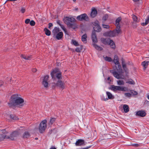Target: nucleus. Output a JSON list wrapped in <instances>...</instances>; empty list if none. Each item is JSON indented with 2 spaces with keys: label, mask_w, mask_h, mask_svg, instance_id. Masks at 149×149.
Instances as JSON below:
<instances>
[{
  "label": "nucleus",
  "mask_w": 149,
  "mask_h": 149,
  "mask_svg": "<svg viewBox=\"0 0 149 149\" xmlns=\"http://www.w3.org/2000/svg\"><path fill=\"white\" fill-rule=\"evenodd\" d=\"M81 49L79 48H77L75 49V51L77 52H81Z\"/></svg>",
  "instance_id": "obj_46"
},
{
  "label": "nucleus",
  "mask_w": 149,
  "mask_h": 149,
  "mask_svg": "<svg viewBox=\"0 0 149 149\" xmlns=\"http://www.w3.org/2000/svg\"><path fill=\"white\" fill-rule=\"evenodd\" d=\"M113 62L114 63L116 69L118 72L113 70H111L110 72L113 76L117 79H123V72L121 69V66L119 62L118 58L116 55L114 56Z\"/></svg>",
  "instance_id": "obj_1"
},
{
  "label": "nucleus",
  "mask_w": 149,
  "mask_h": 149,
  "mask_svg": "<svg viewBox=\"0 0 149 149\" xmlns=\"http://www.w3.org/2000/svg\"><path fill=\"white\" fill-rule=\"evenodd\" d=\"M75 10H77V9H75Z\"/></svg>",
  "instance_id": "obj_56"
},
{
  "label": "nucleus",
  "mask_w": 149,
  "mask_h": 149,
  "mask_svg": "<svg viewBox=\"0 0 149 149\" xmlns=\"http://www.w3.org/2000/svg\"><path fill=\"white\" fill-rule=\"evenodd\" d=\"M30 136L29 133L28 132H25L23 135V137L24 138H28Z\"/></svg>",
  "instance_id": "obj_34"
},
{
  "label": "nucleus",
  "mask_w": 149,
  "mask_h": 149,
  "mask_svg": "<svg viewBox=\"0 0 149 149\" xmlns=\"http://www.w3.org/2000/svg\"><path fill=\"white\" fill-rule=\"evenodd\" d=\"M57 23L59 24V25L61 26V28L66 33L67 31L65 28L59 22H57Z\"/></svg>",
  "instance_id": "obj_35"
},
{
  "label": "nucleus",
  "mask_w": 149,
  "mask_h": 149,
  "mask_svg": "<svg viewBox=\"0 0 149 149\" xmlns=\"http://www.w3.org/2000/svg\"><path fill=\"white\" fill-rule=\"evenodd\" d=\"M76 19L73 17H66L64 19L65 23L69 26L72 28H74L75 26V24L72 23L74 22Z\"/></svg>",
  "instance_id": "obj_4"
},
{
  "label": "nucleus",
  "mask_w": 149,
  "mask_h": 149,
  "mask_svg": "<svg viewBox=\"0 0 149 149\" xmlns=\"http://www.w3.org/2000/svg\"><path fill=\"white\" fill-rule=\"evenodd\" d=\"M102 27L104 28L109 29V26L107 25H105L102 24Z\"/></svg>",
  "instance_id": "obj_45"
},
{
  "label": "nucleus",
  "mask_w": 149,
  "mask_h": 149,
  "mask_svg": "<svg viewBox=\"0 0 149 149\" xmlns=\"http://www.w3.org/2000/svg\"><path fill=\"white\" fill-rule=\"evenodd\" d=\"M132 19L135 22H138L139 21V19H138L137 18V17L135 15H133Z\"/></svg>",
  "instance_id": "obj_32"
},
{
  "label": "nucleus",
  "mask_w": 149,
  "mask_h": 149,
  "mask_svg": "<svg viewBox=\"0 0 149 149\" xmlns=\"http://www.w3.org/2000/svg\"><path fill=\"white\" fill-rule=\"evenodd\" d=\"M52 24L51 23H49V28L50 29L51 27L52 26Z\"/></svg>",
  "instance_id": "obj_49"
},
{
  "label": "nucleus",
  "mask_w": 149,
  "mask_h": 149,
  "mask_svg": "<svg viewBox=\"0 0 149 149\" xmlns=\"http://www.w3.org/2000/svg\"><path fill=\"white\" fill-rule=\"evenodd\" d=\"M84 141L82 139H79L76 141L75 145L77 146H82L84 145Z\"/></svg>",
  "instance_id": "obj_16"
},
{
  "label": "nucleus",
  "mask_w": 149,
  "mask_h": 149,
  "mask_svg": "<svg viewBox=\"0 0 149 149\" xmlns=\"http://www.w3.org/2000/svg\"><path fill=\"white\" fill-rule=\"evenodd\" d=\"M122 65L123 69L127 73L128 72V70L126 67V64L125 63L123 59L122 60Z\"/></svg>",
  "instance_id": "obj_18"
},
{
  "label": "nucleus",
  "mask_w": 149,
  "mask_h": 149,
  "mask_svg": "<svg viewBox=\"0 0 149 149\" xmlns=\"http://www.w3.org/2000/svg\"><path fill=\"white\" fill-rule=\"evenodd\" d=\"M30 24L31 26H33L35 25V22L33 20H31L30 22Z\"/></svg>",
  "instance_id": "obj_43"
},
{
  "label": "nucleus",
  "mask_w": 149,
  "mask_h": 149,
  "mask_svg": "<svg viewBox=\"0 0 149 149\" xmlns=\"http://www.w3.org/2000/svg\"><path fill=\"white\" fill-rule=\"evenodd\" d=\"M54 37H55L58 40L61 39L63 37V33L62 31H60L59 29L57 27H55L53 31Z\"/></svg>",
  "instance_id": "obj_8"
},
{
  "label": "nucleus",
  "mask_w": 149,
  "mask_h": 149,
  "mask_svg": "<svg viewBox=\"0 0 149 149\" xmlns=\"http://www.w3.org/2000/svg\"><path fill=\"white\" fill-rule=\"evenodd\" d=\"M51 75L52 78L54 80L56 78L59 79L61 78V73L59 71L58 69H55L51 72Z\"/></svg>",
  "instance_id": "obj_7"
},
{
  "label": "nucleus",
  "mask_w": 149,
  "mask_h": 149,
  "mask_svg": "<svg viewBox=\"0 0 149 149\" xmlns=\"http://www.w3.org/2000/svg\"><path fill=\"white\" fill-rule=\"evenodd\" d=\"M30 22V19H26L25 21V23L26 24H28Z\"/></svg>",
  "instance_id": "obj_47"
},
{
  "label": "nucleus",
  "mask_w": 149,
  "mask_h": 149,
  "mask_svg": "<svg viewBox=\"0 0 149 149\" xmlns=\"http://www.w3.org/2000/svg\"><path fill=\"white\" fill-rule=\"evenodd\" d=\"M25 10L24 8H21V12L22 13H24L25 12Z\"/></svg>",
  "instance_id": "obj_48"
},
{
  "label": "nucleus",
  "mask_w": 149,
  "mask_h": 149,
  "mask_svg": "<svg viewBox=\"0 0 149 149\" xmlns=\"http://www.w3.org/2000/svg\"><path fill=\"white\" fill-rule=\"evenodd\" d=\"M108 15L107 14H106L102 18V20L104 21H105L108 19Z\"/></svg>",
  "instance_id": "obj_42"
},
{
  "label": "nucleus",
  "mask_w": 149,
  "mask_h": 149,
  "mask_svg": "<svg viewBox=\"0 0 149 149\" xmlns=\"http://www.w3.org/2000/svg\"><path fill=\"white\" fill-rule=\"evenodd\" d=\"M101 99L102 100L106 101L108 100V99L107 98L106 96L104 95H102L101 96Z\"/></svg>",
  "instance_id": "obj_37"
},
{
  "label": "nucleus",
  "mask_w": 149,
  "mask_h": 149,
  "mask_svg": "<svg viewBox=\"0 0 149 149\" xmlns=\"http://www.w3.org/2000/svg\"><path fill=\"white\" fill-rule=\"evenodd\" d=\"M110 39H105L103 38L101 39V42L104 44H108Z\"/></svg>",
  "instance_id": "obj_19"
},
{
  "label": "nucleus",
  "mask_w": 149,
  "mask_h": 149,
  "mask_svg": "<svg viewBox=\"0 0 149 149\" xmlns=\"http://www.w3.org/2000/svg\"><path fill=\"white\" fill-rule=\"evenodd\" d=\"M7 133V132H6L5 130L1 131L0 132V141L2 140L5 138L10 139L12 140H13L16 137H17L19 134V133L17 131H14L10 134V136H7L6 135Z\"/></svg>",
  "instance_id": "obj_3"
},
{
  "label": "nucleus",
  "mask_w": 149,
  "mask_h": 149,
  "mask_svg": "<svg viewBox=\"0 0 149 149\" xmlns=\"http://www.w3.org/2000/svg\"><path fill=\"white\" fill-rule=\"evenodd\" d=\"M55 120V118H52L50 120L49 125H52Z\"/></svg>",
  "instance_id": "obj_39"
},
{
  "label": "nucleus",
  "mask_w": 149,
  "mask_h": 149,
  "mask_svg": "<svg viewBox=\"0 0 149 149\" xmlns=\"http://www.w3.org/2000/svg\"><path fill=\"white\" fill-rule=\"evenodd\" d=\"M123 109L125 113H127L129 111L128 106L127 104H124L123 105Z\"/></svg>",
  "instance_id": "obj_20"
},
{
  "label": "nucleus",
  "mask_w": 149,
  "mask_h": 149,
  "mask_svg": "<svg viewBox=\"0 0 149 149\" xmlns=\"http://www.w3.org/2000/svg\"><path fill=\"white\" fill-rule=\"evenodd\" d=\"M6 118H7V116H6Z\"/></svg>",
  "instance_id": "obj_57"
},
{
  "label": "nucleus",
  "mask_w": 149,
  "mask_h": 149,
  "mask_svg": "<svg viewBox=\"0 0 149 149\" xmlns=\"http://www.w3.org/2000/svg\"><path fill=\"white\" fill-rule=\"evenodd\" d=\"M3 84V82L1 81H0V86H1Z\"/></svg>",
  "instance_id": "obj_51"
},
{
  "label": "nucleus",
  "mask_w": 149,
  "mask_h": 149,
  "mask_svg": "<svg viewBox=\"0 0 149 149\" xmlns=\"http://www.w3.org/2000/svg\"><path fill=\"white\" fill-rule=\"evenodd\" d=\"M99 22L97 20L92 23V24L94 26L93 27L94 31L99 32L101 31V28L99 24Z\"/></svg>",
  "instance_id": "obj_12"
},
{
  "label": "nucleus",
  "mask_w": 149,
  "mask_h": 149,
  "mask_svg": "<svg viewBox=\"0 0 149 149\" xmlns=\"http://www.w3.org/2000/svg\"><path fill=\"white\" fill-rule=\"evenodd\" d=\"M130 92H131V94H132H132L133 95H136L138 94L137 92L136 91H134L131 90L130 91Z\"/></svg>",
  "instance_id": "obj_40"
},
{
  "label": "nucleus",
  "mask_w": 149,
  "mask_h": 149,
  "mask_svg": "<svg viewBox=\"0 0 149 149\" xmlns=\"http://www.w3.org/2000/svg\"><path fill=\"white\" fill-rule=\"evenodd\" d=\"M50 149H56V148L55 147H52Z\"/></svg>",
  "instance_id": "obj_52"
},
{
  "label": "nucleus",
  "mask_w": 149,
  "mask_h": 149,
  "mask_svg": "<svg viewBox=\"0 0 149 149\" xmlns=\"http://www.w3.org/2000/svg\"><path fill=\"white\" fill-rule=\"evenodd\" d=\"M77 19L79 21H88L89 20V18L87 15L85 13L81 14L78 16L77 17Z\"/></svg>",
  "instance_id": "obj_11"
},
{
  "label": "nucleus",
  "mask_w": 149,
  "mask_h": 149,
  "mask_svg": "<svg viewBox=\"0 0 149 149\" xmlns=\"http://www.w3.org/2000/svg\"><path fill=\"white\" fill-rule=\"evenodd\" d=\"M149 21V16L147 17V19H145V22L142 23L141 25L143 26L146 25L148 23Z\"/></svg>",
  "instance_id": "obj_28"
},
{
  "label": "nucleus",
  "mask_w": 149,
  "mask_h": 149,
  "mask_svg": "<svg viewBox=\"0 0 149 149\" xmlns=\"http://www.w3.org/2000/svg\"><path fill=\"white\" fill-rule=\"evenodd\" d=\"M44 31H45V33L46 35L49 36L50 35V31L47 28H45L44 29Z\"/></svg>",
  "instance_id": "obj_33"
},
{
  "label": "nucleus",
  "mask_w": 149,
  "mask_h": 149,
  "mask_svg": "<svg viewBox=\"0 0 149 149\" xmlns=\"http://www.w3.org/2000/svg\"><path fill=\"white\" fill-rule=\"evenodd\" d=\"M87 35L86 34H84L81 37V40L84 43H86L87 42Z\"/></svg>",
  "instance_id": "obj_23"
},
{
  "label": "nucleus",
  "mask_w": 149,
  "mask_h": 149,
  "mask_svg": "<svg viewBox=\"0 0 149 149\" xmlns=\"http://www.w3.org/2000/svg\"><path fill=\"white\" fill-rule=\"evenodd\" d=\"M124 95L127 97H131L132 94L130 93H125Z\"/></svg>",
  "instance_id": "obj_41"
},
{
  "label": "nucleus",
  "mask_w": 149,
  "mask_h": 149,
  "mask_svg": "<svg viewBox=\"0 0 149 149\" xmlns=\"http://www.w3.org/2000/svg\"><path fill=\"white\" fill-rule=\"evenodd\" d=\"M104 35L106 36L113 37L116 36V33L114 31H110L105 32L104 33Z\"/></svg>",
  "instance_id": "obj_13"
},
{
  "label": "nucleus",
  "mask_w": 149,
  "mask_h": 149,
  "mask_svg": "<svg viewBox=\"0 0 149 149\" xmlns=\"http://www.w3.org/2000/svg\"><path fill=\"white\" fill-rule=\"evenodd\" d=\"M21 57L23 58L26 60H30L31 59V56H26L22 54L21 55Z\"/></svg>",
  "instance_id": "obj_25"
},
{
  "label": "nucleus",
  "mask_w": 149,
  "mask_h": 149,
  "mask_svg": "<svg viewBox=\"0 0 149 149\" xmlns=\"http://www.w3.org/2000/svg\"><path fill=\"white\" fill-rule=\"evenodd\" d=\"M91 38L93 42V47L95 48V49L98 50H102V47L98 46L96 44V43L97 42V40L95 32L94 31H93L92 32L91 35Z\"/></svg>",
  "instance_id": "obj_6"
},
{
  "label": "nucleus",
  "mask_w": 149,
  "mask_h": 149,
  "mask_svg": "<svg viewBox=\"0 0 149 149\" xmlns=\"http://www.w3.org/2000/svg\"><path fill=\"white\" fill-rule=\"evenodd\" d=\"M38 139V138H35V139Z\"/></svg>",
  "instance_id": "obj_55"
},
{
  "label": "nucleus",
  "mask_w": 149,
  "mask_h": 149,
  "mask_svg": "<svg viewBox=\"0 0 149 149\" xmlns=\"http://www.w3.org/2000/svg\"><path fill=\"white\" fill-rule=\"evenodd\" d=\"M47 121L44 120L41 121L40 123L38 129L39 132L42 133L44 132L47 127Z\"/></svg>",
  "instance_id": "obj_9"
},
{
  "label": "nucleus",
  "mask_w": 149,
  "mask_h": 149,
  "mask_svg": "<svg viewBox=\"0 0 149 149\" xmlns=\"http://www.w3.org/2000/svg\"><path fill=\"white\" fill-rule=\"evenodd\" d=\"M112 81V80L110 79V77H109L107 79V82L109 84H111V82Z\"/></svg>",
  "instance_id": "obj_44"
},
{
  "label": "nucleus",
  "mask_w": 149,
  "mask_h": 149,
  "mask_svg": "<svg viewBox=\"0 0 149 149\" xmlns=\"http://www.w3.org/2000/svg\"><path fill=\"white\" fill-rule=\"evenodd\" d=\"M108 44L112 48H115V45L114 42L112 40H110Z\"/></svg>",
  "instance_id": "obj_21"
},
{
  "label": "nucleus",
  "mask_w": 149,
  "mask_h": 149,
  "mask_svg": "<svg viewBox=\"0 0 149 149\" xmlns=\"http://www.w3.org/2000/svg\"><path fill=\"white\" fill-rule=\"evenodd\" d=\"M24 102V100L21 97V95L15 94L11 96L8 104L10 107L17 105L20 107L23 105Z\"/></svg>",
  "instance_id": "obj_2"
},
{
  "label": "nucleus",
  "mask_w": 149,
  "mask_h": 149,
  "mask_svg": "<svg viewBox=\"0 0 149 149\" xmlns=\"http://www.w3.org/2000/svg\"><path fill=\"white\" fill-rule=\"evenodd\" d=\"M72 43L75 46H77L79 45L78 43L76 40H72Z\"/></svg>",
  "instance_id": "obj_38"
},
{
  "label": "nucleus",
  "mask_w": 149,
  "mask_h": 149,
  "mask_svg": "<svg viewBox=\"0 0 149 149\" xmlns=\"http://www.w3.org/2000/svg\"><path fill=\"white\" fill-rule=\"evenodd\" d=\"M147 98L149 100V95L147 96Z\"/></svg>",
  "instance_id": "obj_54"
},
{
  "label": "nucleus",
  "mask_w": 149,
  "mask_h": 149,
  "mask_svg": "<svg viewBox=\"0 0 149 149\" xmlns=\"http://www.w3.org/2000/svg\"><path fill=\"white\" fill-rule=\"evenodd\" d=\"M97 13V11L95 8L92 9L91 12V16L92 17H95Z\"/></svg>",
  "instance_id": "obj_17"
},
{
  "label": "nucleus",
  "mask_w": 149,
  "mask_h": 149,
  "mask_svg": "<svg viewBox=\"0 0 149 149\" xmlns=\"http://www.w3.org/2000/svg\"><path fill=\"white\" fill-rule=\"evenodd\" d=\"M148 63L149 62L148 61H144L142 63V65L146 68L148 65Z\"/></svg>",
  "instance_id": "obj_30"
},
{
  "label": "nucleus",
  "mask_w": 149,
  "mask_h": 149,
  "mask_svg": "<svg viewBox=\"0 0 149 149\" xmlns=\"http://www.w3.org/2000/svg\"><path fill=\"white\" fill-rule=\"evenodd\" d=\"M133 1H139V0H132Z\"/></svg>",
  "instance_id": "obj_53"
},
{
  "label": "nucleus",
  "mask_w": 149,
  "mask_h": 149,
  "mask_svg": "<svg viewBox=\"0 0 149 149\" xmlns=\"http://www.w3.org/2000/svg\"><path fill=\"white\" fill-rule=\"evenodd\" d=\"M104 58L105 61L108 62H111L112 61V58L109 57L107 56H106L105 57L104 56Z\"/></svg>",
  "instance_id": "obj_31"
},
{
  "label": "nucleus",
  "mask_w": 149,
  "mask_h": 149,
  "mask_svg": "<svg viewBox=\"0 0 149 149\" xmlns=\"http://www.w3.org/2000/svg\"><path fill=\"white\" fill-rule=\"evenodd\" d=\"M116 28L115 30H114L117 35L120 32V26L116 25Z\"/></svg>",
  "instance_id": "obj_22"
},
{
  "label": "nucleus",
  "mask_w": 149,
  "mask_h": 149,
  "mask_svg": "<svg viewBox=\"0 0 149 149\" xmlns=\"http://www.w3.org/2000/svg\"><path fill=\"white\" fill-rule=\"evenodd\" d=\"M55 86L59 87L62 89H63L65 88V85L64 83L60 80H58V81Z\"/></svg>",
  "instance_id": "obj_14"
},
{
  "label": "nucleus",
  "mask_w": 149,
  "mask_h": 149,
  "mask_svg": "<svg viewBox=\"0 0 149 149\" xmlns=\"http://www.w3.org/2000/svg\"><path fill=\"white\" fill-rule=\"evenodd\" d=\"M126 83L132 85H134L135 84L134 82L132 79H129Z\"/></svg>",
  "instance_id": "obj_36"
},
{
  "label": "nucleus",
  "mask_w": 149,
  "mask_h": 149,
  "mask_svg": "<svg viewBox=\"0 0 149 149\" xmlns=\"http://www.w3.org/2000/svg\"><path fill=\"white\" fill-rule=\"evenodd\" d=\"M118 85L119 86L123 85L125 84L124 82L122 80H118L117 81Z\"/></svg>",
  "instance_id": "obj_26"
},
{
  "label": "nucleus",
  "mask_w": 149,
  "mask_h": 149,
  "mask_svg": "<svg viewBox=\"0 0 149 149\" xmlns=\"http://www.w3.org/2000/svg\"><path fill=\"white\" fill-rule=\"evenodd\" d=\"M110 89L114 92H118V91H128L127 87L124 86L111 85Z\"/></svg>",
  "instance_id": "obj_5"
},
{
  "label": "nucleus",
  "mask_w": 149,
  "mask_h": 149,
  "mask_svg": "<svg viewBox=\"0 0 149 149\" xmlns=\"http://www.w3.org/2000/svg\"><path fill=\"white\" fill-rule=\"evenodd\" d=\"M121 20V18L120 17H118L116 20V25L118 26H120V22Z\"/></svg>",
  "instance_id": "obj_29"
},
{
  "label": "nucleus",
  "mask_w": 149,
  "mask_h": 149,
  "mask_svg": "<svg viewBox=\"0 0 149 149\" xmlns=\"http://www.w3.org/2000/svg\"><path fill=\"white\" fill-rule=\"evenodd\" d=\"M9 116L12 119L14 120H17L18 119V118L14 115H10Z\"/></svg>",
  "instance_id": "obj_27"
},
{
  "label": "nucleus",
  "mask_w": 149,
  "mask_h": 149,
  "mask_svg": "<svg viewBox=\"0 0 149 149\" xmlns=\"http://www.w3.org/2000/svg\"><path fill=\"white\" fill-rule=\"evenodd\" d=\"M106 95L109 99H112L114 97L112 94L109 92H107Z\"/></svg>",
  "instance_id": "obj_24"
},
{
  "label": "nucleus",
  "mask_w": 149,
  "mask_h": 149,
  "mask_svg": "<svg viewBox=\"0 0 149 149\" xmlns=\"http://www.w3.org/2000/svg\"><path fill=\"white\" fill-rule=\"evenodd\" d=\"M36 70H36V68H33V69H32V71L33 72H36Z\"/></svg>",
  "instance_id": "obj_50"
},
{
  "label": "nucleus",
  "mask_w": 149,
  "mask_h": 149,
  "mask_svg": "<svg viewBox=\"0 0 149 149\" xmlns=\"http://www.w3.org/2000/svg\"><path fill=\"white\" fill-rule=\"evenodd\" d=\"M49 76L48 75H46L41 78L42 81V84L45 88H47L49 86Z\"/></svg>",
  "instance_id": "obj_10"
},
{
  "label": "nucleus",
  "mask_w": 149,
  "mask_h": 149,
  "mask_svg": "<svg viewBox=\"0 0 149 149\" xmlns=\"http://www.w3.org/2000/svg\"><path fill=\"white\" fill-rule=\"evenodd\" d=\"M136 115L142 117L145 116L146 115L145 112L143 111H139L136 112Z\"/></svg>",
  "instance_id": "obj_15"
}]
</instances>
